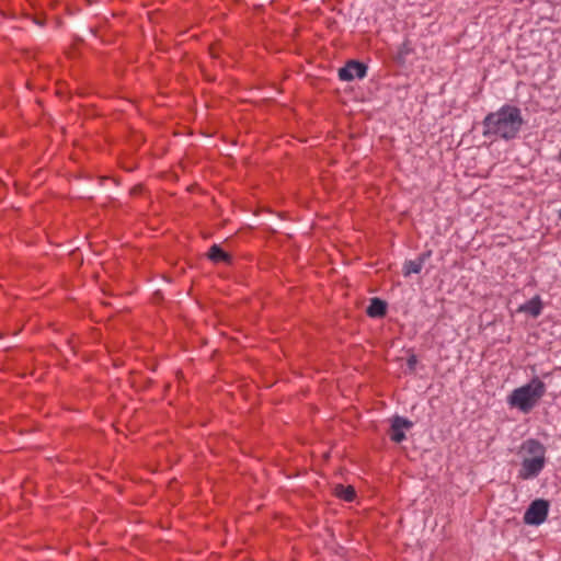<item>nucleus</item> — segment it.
I'll return each instance as SVG.
<instances>
[{"label": "nucleus", "instance_id": "nucleus-6", "mask_svg": "<svg viewBox=\"0 0 561 561\" xmlns=\"http://www.w3.org/2000/svg\"><path fill=\"white\" fill-rule=\"evenodd\" d=\"M413 427V423L402 416L396 415L391 420V426L388 432L389 437L394 443H401L405 439V430H410Z\"/></svg>", "mask_w": 561, "mask_h": 561}, {"label": "nucleus", "instance_id": "nucleus-12", "mask_svg": "<svg viewBox=\"0 0 561 561\" xmlns=\"http://www.w3.org/2000/svg\"><path fill=\"white\" fill-rule=\"evenodd\" d=\"M417 363V358L415 355H411L409 358H408V367L411 369V370H414L415 369V365Z\"/></svg>", "mask_w": 561, "mask_h": 561}, {"label": "nucleus", "instance_id": "nucleus-13", "mask_svg": "<svg viewBox=\"0 0 561 561\" xmlns=\"http://www.w3.org/2000/svg\"><path fill=\"white\" fill-rule=\"evenodd\" d=\"M559 219L561 220V209L559 210V215H558Z\"/></svg>", "mask_w": 561, "mask_h": 561}, {"label": "nucleus", "instance_id": "nucleus-3", "mask_svg": "<svg viewBox=\"0 0 561 561\" xmlns=\"http://www.w3.org/2000/svg\"><path fill=\"white\" fill-rule=\"evenodd\" d=\"M547 387L538 377L522 387L514 389L507 397L511 408H516L523 413H529L546 394Z\"/></svg>", "mask_w": 561, "mask_h": 561}, {"label": "nucleus", "instance_id": "nucleus-7", "mask_svg": "<svg viewBox=\"0 0 561 561\" xmlns=\"http://www.w3.org/2000/svg\"><path fill=\"white\" fill-rule=\"evenodd\" d=\"M431 256V252H425L419 255L415 260L405 261L403 264V275L410 276L411 274H419L425 261Z\"/></svg>", "mask_w": 561, "mask_h": 561}, {"label": "nucleus", "instance_id": "nucleus-2", "mask_svg": "<svg viewBox=\"0 0 561 561\" xmlns=\"http://www.w3.org/2000/svg\"><path fill=\"white\" fill-rule=\"evenodd\" d=\"M523 459L518 470V478L531 480L537 478L546 466V447L537 439H526L520 446Z\"/></svg>", "mask_w": 561, "mask_h": 561}, {"label": "nucleus", "instance_id": "nucleus-5", "mask_svg": "<svg viewBox=\"0 0 561 561\" xmlns=\"http://www.w3.org/2000/svg\"><path fill=\"white\" fill-rule=\"evenodd\" d=\"M367 66L357 60H350L344 67L339 69V78L342 81H352L355 78L363 79L366 77Z\"/></svg>", "mask_w": 561, "mask_h": 561}, {"label": "nucleus", "instance_id": "nucleus-9", "mask_svg": "<svg viewBox=\"0 0 561 561\" xmlns=\"http://www.w3.org/2000/svg\"><path fill=\"white\" fill-rule=\"evenodd\" d=\"M387 312V304L379 299L373 298L370 305L367 308V314L373 318H381Z\"/></svg>", "mask_w": 561, "mask_h": 561}, {"label": "nucleus", "instance_id": "nucleus-8", "mask_svg": "<svg viewBox=\"0 0 561 561\" xmlns=\"http://www.w3.org/2000/svg\"><path fill=\"white\" fill-rule=\"evenodd\" d=\"M541 310L542 304L539 296L534 297L533 299H530L529 301H527L526 304L522 305L518 308L519 312L528 313L534 318H537L541 313Z\"/></svg>", "mask_w": 561, "mask_h": 561}, {"label": "nucleus", "instance_id": "nucleus-11", "mask_svg": "<svg viewBox=\"0 0 561 561\" xmlns=\"http://www.w3.org/2000/svg\"><path fill=\"white\" fill-rule=\"evenodd\" d=\"M334 494L346 502H352L356 495L353 486L343 484H337L335 486Z\"/></svg>", "mask_w": 561, "mask_h": 561}, {"label": "nucleus", "instance_id": "nucleus-4", "mask_svg": "<svg viewBox=\"0 0 561 561\" xmlns=\"http://www.w3.org/2000/svg\"><path fill=\"white\" fill-rule=\"evenodd\" d=\"M549 502L542 499H537L530 503L524 514V523L527 525L538 526L542 524L548 516Z\"/></svg>", "mask_w": 561, "mask_h": 561}, {"label": "nucleus", "instance_id": "nucleus-1", "mask_svg": "<svg viewBox=\"0 0 561 561\" xmlns=\"http://www.w3.org/2000/svg\"><path fill=\"white\" fill-rule=\"evenodd\" d=\"M524 125L519 107L504 104L497 111L489 113L482 121V135L486 138L513 140Z\"/></svg>", "mask_w": 561, "mask_h": 561}, {"label": "nucleus", "instance_id": "nucleus-10", "mask_svg": "<svg viewBox=\"0 0 561 561\" xmlns=\"http://www.w3.org/2000/svg\"><path fill=\"white\" fill-rule=\"evenodd\" d=\"M207 256L214 263H220V262L230 263L231 262V256L217 244H213L209 248Z\"/></svg>", "mask_w": 561, "mask_h": 561}]
</instances>
